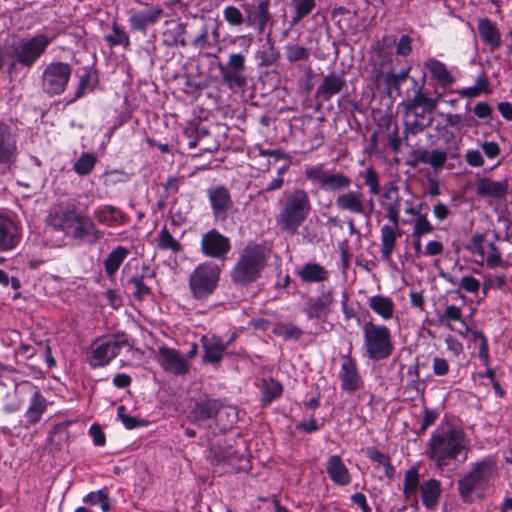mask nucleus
Segmentation results:
<instances>
[{"instance_id": "nucleus-1", "label": "nucleus", "mask_w": 512, "mask_h": 512, "mask_svg": "<svg viewBox=\"0 0 512 512\" xmlns=\"http://www.w3.org/2000/svg\"><path fill=\"white\" fill-rule=\"evenodd\" d=\"M48 226L62 232L66 237L79 243L95 245L104 237L93 219L77 211L75 205L60 206L47 217Z\"/></svg>"}, {"instance_id": "nucleus-2", "label": "nucleus", "mask_w": 512, "mask_h": 512, "mask_svg": "<svg viewBox=\"0 0 512 512\" xmlns=\"http://www.w3.org/2000/svg\"><path fill=\"white\" fill-rule=\"evenodd\" d=\"M469 446L470 441L462 428L439 426L431 434L426 454L438 468L443 469L459 456L463 455V460H466Z\"/></svg>"}, {"instance_id": "nucleus-3", "label": "nucleus", "mask_w": 512, "mask_h": 512, "mask_svg": "<svg viewBox=\"0 0 512 512\" xmlns=\"http://www.w3.org/2000/svg\"><path fill=\"white\" fill-rule=\"evenodd\" d=\"M123 347H132L124 332L99 336L87 349L86 361L93 369L105 367L120 354Z\"/></svg>"}, {"instance_id": "nucleus-4", "label": "nucleus", "mask_w": 512, "mask_h": 512, "mask_svg": "<svg viewBox=\"0 0 512 512\" xmlns=\"http://www.w3.org/2000/svg\"><path fill=\"white\" fill-rule=\"evenodd\" d=\"M364 355L372 361H381L389 358L394 351L390 329L373 321H366L362 325Z\"/></svg>"}, {"instance_id": "nucleus-5", "label": "nucleus", "mask_w": 512, "mask_h": 512, "mask_svg": "<svg viewBox=\"0 0 512 512\" xmlns=\"http://www.w3.org/2000/svg\"><path fill=\"white\" fill-rule=\"evenodd\" d=\"M221 272V266L214 262L198 264L188 278V287L193 299L200 302L208 300L219 286Z\"/></svg>"}, {"instance_id": "nucleus-6", "label": "nucleus", "mask_w": 512, "mask_h": 512, "mask_svg": "<svg viewBox=\"0 0 512 512\" xmlns=\"http://www.w3.org/2000/svg\"><path fill=\"white\" fill-rule=\"evenodd\" d=\"M310 211L311 203L308 192L304 189H295L287 197L279 214L278 222L282 229L295 233L307 219Z\"/></svg>"}, {"instance_id": "nucleus-7", "label": "nucleus", "mask_w": 512, "mask_h": 512, "mask_svg": "<svg viewBox=\"0 0 512 512\" xmlns=\"http://www.w3.org/2000/svg\"><path fill=\"white\" fill-rule=\"evenodd\" d=\"M494 463L491 459H483L473 465L472 469L458 481V491L464 502H472V493L485 490L492 478Z\"/></svg>"}, {"instance_id": "nucleus-8", "label": "nucleus", "mask_w": 512, "mask_h": 512, "mask_svg": "<svg viewBox=\"0 0 512 512\" xmlns=\"http://www.w3.org/2000/svg\"><path fill=\"white\" fill-rule=\"evenodd\" d=\"M52 38L43 33H37L31 38H24L12 46L14 61L23 67H32L46 52Z\"/></svg>"}, {"instance_id": "nucleus-9", "label": "nucleus", "mask_w": 512, "mask_h": 512, "mask_svg": "<svg viewBox=\"0 0 512 512\" xmlns=\"http://www.w3.org/2000/svg\"><path fill=\"white\" fill-rule=\"evenodd\" d=\"M304 174L307 180L317 184L321 190L338 192L348 189L351 185V179L347 175L327 170L323 163L307 165Z\"/></svg>"}, {"instance_id": "nucleus-10", "label": "nucleus", "mask_w": 512, "mask_h": 512, "mask_svg": "<svg viewBox=\"0 0 512 512\" xmlns=\"http://www.w3.org/2000/svg\"><path fill=\"white\" fill-rule=\"evenodd\" d=\"M72 67L64 62H52L42 73V88L49 95L62 94L71 77Z\"/></svg>"}, {"instance_id": "nucleus-11", "label": "nucleus", "mask_w": 512, "mask_h": 512, "mask_svg": "<svg viewBox=\"0 0 512 512\" xmlns=\"http://www.w3.org/2000/svg\"><path fill=\"white\" fill-rule=\"evenodd\" d=\"M144 6L141 9L131 8L128 10V23L132 31L146 34L149 27L156 25L164 16V9L160 4L150 5L141 2Z\"/></svg>"}, {"instance_id": "nucleus-12", "label": "nucleus", "mask_w": 512, "mask_h": 512, "mask_svg": "<svg viewBox=\"0 0 512 512\" xmlns=\"http://www.w3.org/2000/svg\"><path fill=\"white\" fill-rule=\"evenodd\" d=\"M207 458L214 468V472L218 474L234 473L244 469V466L239 464L242 459L230 445L211 446Z\"/></svg>"}, {"instance_id": "nucleus-13", "label": "nucleus", "mask_w": 512, "mask_h": 512, "mask_svg": "<svg viewBox=\"0 0 512 512\" xmlns=\"http://www.w3.org/2000/svg\"><path fill=\"white\" fill-rule=\"evenodd\" d=\"M231 279L236 284L246 285L256 280V245H247L231 270Z\"/></svg>"}, {"instance_id": "nucleus-14", "label": "nucleus", "mask_w": 512, "mask_h": 512, "mask_svg": "<svg viewBox=\"0 0 512 512\" xmlns=\"http://www.w3.org/2000/svg\"><path fill=\"white\" fill-rule=\"evenodd\" d=\"M207 198L216 221L228 219L234 208V202L230 190L222 185H213L206 191Z\"/></svg>"}, {"instance_id": "nucleus-15", "label": "nucleus", "mask_w": 512, "mask_h": 512, "mask_svg": "<svg viewBox=\"0 0 512 512\" xmlns=\"http://www.w3.org/2000/svg\"><path fill=\"white\" fill-rule=\"evenodd\" d=\"M230 250V239L216 229L207 231L201 237L200 251L206 257L224 260Z\"/></svg>"}, {"instance_id": "nucleus-16", "label": "nucleus", "mask_w": 512, "mask_h": 512, "mask_svg": "<svg viewBox=\"0 0 512 512\" xmlns=\"http://www.w3.org/2000/svg\"><path fill=\"white\" fill-rule=\"evenodd\" d=\"M411 161L409 164L416 167L418 164H429L435 171L444 167L448 157L455 159L459 156L458 147H448L446 150H433L428 151L424 148L415 149L411 154Z\"/></svg>"}, {"instance_id": "nucleus-17", "label": "nucleus", "mask_w": 512, "mask_h": 512, "mask_svg": "<svg viewBox=\"0 0 512 512\" xmlns=\"http://www.w3.org/2000/svg\"><path fill=\"white\" fill-rule=\"evenodd\" d=\"M342 363L339 371L341 388L348 394H353L363 385L362 377L358 371L357 362L351 356V348L347 354L341 356Z\"/></svg>"}, {"instance_id": "nucleus-18", "label": "nucleus", "mask_w": 512, "mask_h": 512, "mask_svg": "<svg viewBox=\"0 0 512 512\" xmlns=\"http://www.w3.org/2000/svg\"><path fill=\"white\" fill-rule=\"evenodd\" d=\"M17 134L13 128L0 121V165L10 167L18 158Z\"/></svg>"}, {"instance_id": "nucleus-19", "label": "nucleus", "mask_w": 512, "mask_h": 512, "mask_svg": "<svg viewBox=\"0 0 512 512\" xmlns=\"http://www.w3.org/2000/svg\"><path fill=\"white\" fill-rule=\"evenodd\" d=\"M334 297L332 289H322L317 297H309L304 306L308 319L326 320L331 312Z\"/></svg>"}, {"instance_id": "nucleus-20", "label": "nucleus", "mask_w": 512, "mask_h": 512, "mask_svg": "<svg viewBox=\"0 0 512 512\" xmlns=\"http://www.w3.org/2000/svg\"><path fill=\"white\" fill-rule=\"evenodd\" d=\"M21 240V231L17 222L0 212V252L14 249Z\"/></svg>"}, {"instance_id": "nucleus-21", "label": "nucleus", "mask_w": 512, "mask_h": 512, "mask_svg": "<svg viewBox=\"0 0 512 512\" xmlns=\"http://www.w3.org/2000/svg\"><path fill=\"white\" fill-rule=\"evenodd\" d=\"M159 363L165 371L175 375H185L189 371L188 361L179 351L172 348H159Z\"/></svg>"}, {"instance_id": "nucleus-22", "label": "nucleus", "mask_w": 512, "mask_h": 512, "mask_svg": "<svg viewBox=\"0 0 512 512\" xmlns=\"http://www.w3.org/2000/svg\"><path fill=\"white\" fill-rule=\"evenodd\" d=\"M93 216L96 221L107 227L123 226L127 224L129 217L120 208L114 205H100L94 212Z\"/></svg>"}, {"instance_id": "nucleus-23", "label": "nucleus", "mask_w": 512, "mask_h": 512, "mask_svg": "<svg viewBox=\"0 0 512 512\" xmlns=\"http://www.w3.org/2000/svg\"><path fill=\"white\" fill-rule=\"evenodd\" d=\"M382 197L386 200L383 204L386 210V218L390 222L400 221V210L402 198L399 194V188L395 182H388L384 187Z\"/></svg>"}, {"instance_id": "nucleus-24", "label": "nucleus", "mask_w": 512, "mask_h": 512, "mask_svg": "<svg viewBox=\"0 0 512 512\" xmlns=\"http://www.w3.org/2000/svg\"><path fill=\"white\" fill-rule=\"evenodd\" d=\"M335 205L341 211L366 214L364 194L361 191L350 190L339 194L335 199Z\"/></svg>"}, {"instance_id": "nucleus-25", "label": "nucleus", "mask_w": 512, "mask_h": 512, "mask_svg": "<svg viewBox=\"0 0 512 512\" xmlns=\"http://www.w3.org/2000/svg\"><path fill=\"white\" fill-rule=\"evenodd\" d=\"M509 189V181L504 178L500 181H494L490 178H480L476 183V192L481 197H490L493 199H503L506 197Z\"/></svg>"}, {"instance_id": "nucleus-26", "label": "nucleus", "mask_w": 512, "mask_h": 512, "mask_svg": "<svg viewBox=\"0 0 512 512\" xmlns=\"http://www.w3.org/2000/svg\"><path fill=\"white\" fill-rule=\"evenodd\" d=\"M400 221L391 222V225H384L381 228V256L385 261H390L396 241L402 235L399 227Z\"/></svg>"}, {"instance_id": "nucleus-27", "label": "nucleus", "mask_w": 512, "mask_h": 512, "mask_svg": "<svg viewBox=\"0 0 512 512\" xmlns=\"http://www.w3.org/2000/svg\"><path fill=\"white\" fill-rule=\"evenodd\" d=\"M346 86L343 74L330 73L316 89V97L328 101L332 96L340 93Z\"/></svg>"}, {"instance_id": "nucleus-28", "label": "nucleus", "mask_w": 512, "mask_h": 512, "mask_svg": "<svg viewBox=\"0 0 512 512\" xmlns=\"http://www.w3.org/2000/svg\"><path fill=\"white\" fill-rule=\"evenodd\" d=\"M326 470L330 479L336 485L346 486L350 484L351 476L349 470L339 455H332L328 458Z\"/></svg>"}, {"instance_id": "nucleus-29", "label": "nucleus", "mask_w": 512, "mask_h": 512, "mask_svg": "<svg viewBox=\"0 0 512 512\" xmlns=\"http://www.w3.org/2000/svg\"><path fill=\"white\" fill-rule=\"evenodd\" d=\"M219 400L217 399H205L195 403L194 407L190 412L192 421L200 424L204 421L215 419L218 411Z\"/></svg>"}, {"instance_id": "nucleus-30", "label": "nucleus", "mask_w": 512, "mask_h": 512, "mask_svg": "<svg viewBox=\"0 0 512 512\" xmlns=\"http://www.w3.org/2000/svg\"><path fill=\"white\" fill-rule=\"evenodd\" d=\"M47 409V401L39 390L33 388V393L29 402V406L24 414L25 420L29 425L37 424L43 413Z\"/></svg>"}, {"instance_id": "nucleus-31", "label": "nucleus", "mask_w": 512, "mask_h": 512, "mask_svg": "<svg viewBox=\"0 0 512 512\" xmlns=\"http://www.w3.org/2000/svg\"><path fill=\"white\" fill-rule=\"evenodd\" d=\"M297 275L304 283H321L329 278V271L319 263H305L298 271Z\"/></svg>"}, {"instance_id": "nucleus-32", "label": "nucleus", "mask_w": 512, "mask_h": 512, "mask_svg": "<svg viewBox=\"0 0 512 512\" xmlns=\"http://www.w3.org/2000/svg\"><path fill=\"white\" fill-rule=\"evenodd\" d=\"M478 32L481 39L489 45L491 51H495L500 48V32L491 20L488 18L480 19L478 22Z\"/></svg>"}, {"instance_id": "nucleus-33", "label": "nucleus", "mask_w": 512, "mask_h": 512, "mask_svg": "<svg viewBox=\"0 0 512 512\" xmlns=\"http://www.w3.org/2000/svg\"><path fill=\"white\" fill-rule=\"evenodd\" d=\"M420 495L422 504L426 509L436 508L441 495V485L436 479H429L420 485Z\"/></svg>"}, {"instance_id": "nucleus-34", "label": "nucleus", "mask_w": 512, "mask_h": 512, "mask_svg": "<svg viewBox=\"0 0 512 512\" xmlns=\"http://www.w3.org/2000/svg\"><path fill=\"white\" fill-rule=\"evenodd\" d=\"M203 347V360L208 363L216 364L222 360L227 348V343L219 336H212L210 339L205 340Z\"/></svg>"}, {"instance_id": "nucleus-35", "label": "nucleus", "mask_w": 512, "mask_h": 512, "mask_svg": "<svg viewBox=\"0 0 512 512\" xmlns=\"http://www.w3.org/2000/svg\"><path fill=\"white\" fill-rule=\"evenodd\" d=\"M130 250L124 246L115 247L104 260V270L109 278L115 276L120 266L129 256Z\"/></svg>"}, {"instance_id": "nucleus-36", "label": "nucleus", "mask_w": 512, "mask_h": 512, "mask_svg": "<svg viewBox=\"0 0 512 512\" xmlns=\"http://www.w3.org/2000/svg\"><path fill=\"white\" fill-rule=\"evenodd\" d=\"M432 124V118L414 111H406L405 133L416 135Z\"/></svg>"}, {"instance_id": "nucleus-37", "label": "nucleus", "mask_w": 512, "mask_h": 512, "mask_svg": "<svg viewBox=\"0 0 512 512\" xmlns=\"http://www.w3.org/2000/svg\"><path fill=\"white\" fill-rule=\"evenodd\" d=\"M370 309L382 317L389 320L394 314V303L391 298L382 295H375L369 298Z\"/></svg>"}, {"instance_id": "nucleus-38", "label": "nucleus", "mask_w": 512, "mask_h": 512, "mask_svg": "<svg viewBox=\"0 0 512 512\" xmlns=\"http://www.w3.org/2000/svg\"><path fill=\"white\" fill-rule=\"evenodd\" d=\"M283 392V386L280 382L276 381L275 379L269 377V378H263L262 379V385H261V404L262 406L269 405L272 401L275 399H278Z\"/></svg>"}, {"instance_id": "nucleus-39", "label": "nucleus", "mask_w": 512, "mask_h": 512, "mask_svg": "<svg viewBox=\"0 0 512 512\" xmlns=\"http://www.w3.org/2000/svg\"><path fill=\"white\" fill-rule=\"evenodd\" d=\"M410 68L402 69L398 73H388L386 75H383L381 71H378L374 78V83L377 87L380 86V80L383 78L384 82L386 84V89L389 93H391L393 90H398L400 87V84L404 82L409 75Z\"/></svg>"}, {"instance_id": "nucleus-40", "label": "nucleus", "mask_w": 512, "mask_h": 512, "mask_svg": "<svg viewBox=\"0 0 512 512\" xmlns=\"http://www.w3.org/2000/svg\"><path fill=\"white\" fill-rule=\"evenodd\" d=\"M437 99L428 97L422 92V88H419L413 98L407 103L406 109L409 111L417 112L418 108L423 107V113L432 112L437 107Z\"/></svg>"}, {"instance_id": "nucleus-41", "label": "nucleus", "mask_w": 512, "mask_h": 512, "mask_svg": "<svg viewBox=\"0 0 512 512\" xmlns=\"http://www.w3.org/2000/svg\"><path fill=\"white\" fill-rule=\"evenodd\" d=\"M425 67L443 86L452 84L455 81L445 64L436 59H428L425 63Z\"/></svg>"}, {"instance_id": "nucleus-42", "label": "nucleus", "mask_w": 512, "mask_h": 512, "mask_svg": "<svg viewBox=\"0 0 512 512\" xmlns=\"http://www.w3.org/2000/svg\"><path fill=\"white\" fill-rule=\"evenodd\" d=\"M237 414L236 407L223 405L219 401L216 423L222 431H225L237 421Z\"/></svg>"}, {"instance_id": "nucleus-43", "label": "nucleus", "mask_w": 512, "mask_h": 512, "mask_svg": "<svg viewBox=\"0 0 512 512\" xmlns=\"http://www.w3.org/2000/svg\"><path fill=\"white\" fill-rule=\"evenodd\" d=\"M164 42L168 46H181L185 47L187 45L185 35H186V24L185 23H177L173 28L167 29L164 32Z\"/></svg>"}, {"instance_id": "nucleus-44", "label": "nucleus", "mask_w": 512, "mask_h": 512, "mask_svg": "<svg viewBox=\"0 0 512 512\" xmlns=\"http://www.w3.org/2000/svg\"><path fill=\"white\" fill-rule=\"evenodd\" d=\"M157 247L160 250H167L173 253H179L182 251V245L175 239L167 226L162 227L157 237Z\"/></svg>"}, {"instance_id": "nucleus-45", "label": "nucleus", "mask_w": 512, "mask_h": 512, "mask_svg": "<svg viewBox=\"0 0 512 512\" xmlns=\"http://www.w3.org/2000/svg\"><path fill=\"white\" fill-rule=\"evenodd\" d=\"M83 503L88 505L99 504L103 512H110L111 510V499L109 497L107 488L88 493L83 498Z\"/></svg>"}, {"instance_id": "nucleus-46", "label": "nucleus", "mask_w": 512, "mask_h": 512, "mask_svg": "<svg viewBox=\"0 0 512 512\" xmlns=\"http://www.w3.org/2000/svg\"><path fill=\"white\" fill-rule=\"evenodd\" d=\"M420 487V475L417 467H411L405 473L403 484V495L406 499H410L412 495H416L417 489Z\"/></svg>"}, {"instance_id": "nucleus-47", "label": "nucleus", "mask_w": 512, "mask_h": 512, "mask_svg": "<svg viewBox=\"0 0 512 512\" xmlns=\"http://www.w3.org/2000/svg\"><path fill=\"white\" fill-rule=\"evenodd\" d=\"M482 92L489 93V80L485 74L482 72L476 79L475 84L472 87L464 88L458 90L457 93L461 97H469L475 98L479 96Z\"/></svg>"}, {"instance_id": "nucleus-48", "label": "nucleus", "mask_w": 512, "mask_h": 512, "mask_svg": "<svg viewBox=\"0 0 512 512\" xmlns=\"http://www.w3.org/2000/svg\"><path fill=\"white\" fill-rule=\"evenodd\" d=\"M104 39L111 47L121 45L127 48L130 46L128 33L116 22L112 24V34L105 35Z\"/></svg>"}, {"instance_id": "nucleus-49", "label": "nucleus", "mask_w": 512, "mask_h": 512, "mask_svg": "<svg viewBox=\"0 0 512 512\" xmlns=\"http://www.w3.org/2000/svg\"><path fill=\"white\" fill-rule=\"evenodd\" d=\"M96 156L92 152L83 153L73 165V170L79 176H86L92 172L96 164Z\"/></svg>"}, {"instance_id": "nucleus-50", "label": "nucleus", "mask_w": 512, "mask_h": 512, "mask_svg": "<svg viewBox=\"0 0 512 512\" xmlns=\"http://www.w3.org/2000/svg\"><path fill=\"white\" fill-rule=\"evenodd\" d=\"M295 8V14L292 17V23H299L304 17L309 15L315 8V0H291Z\"/></svg>"}, {"instance_id": "nucleus-51", "label": "nucleus", "mask_w": 512, "mask_h": 512, "mask_svg": "<svg viewBox=\"0 0 512 512\" xmlns=\"http://www.w3.org/2000/svg\"><path fill=\"white\" fill-rule=\"evenodd\" d=\"M147 276L148 274L134 275L128 281V284L133 285V296L138 300H142L152 293L151 288L144 282V279Z\"/></svg>"}, {"instance_id": "nucleus-52", "label": "nucleus", "mask_w": 512, "mask_h": 512, "mask_svg": "<svg viewBox=\"0 0 512 512\" xmlns=\"http://www.w3.org/2000/svg\"><path fill=\"white\" fill-rule=\"evenodd\" d=\"M488 251L487 257H486V265L491 268L495 269L496 267H505L507 266V262L503 260L500 249L496 246L494 242H490L487 245Z\"/></svg>"}, {"instance_id": "nucleus-53", "label": "nucleus", "mask_w": 512, "mask_h": 512, "mask_svg": "<svg viewBox=\"0 0 512 512\" xmlns=\"http://www.w3.org/2000/svg\"><path fill=\"white\" fill-rule=\"evenodd\" d=\"M434 227L429 222L426 214H418L412 231V238H421L424 235L431 233Z\"/></svg>"}, {"instance_id": "nucleus-54", "label": "nucleus", "mask_w": 512, "mask_h": 512, "mask_svg": "<svg viewBox=\"0 0 512 512\" xmlns=\"http://www.w3.org/2000/svg\"><path fill=\"white\" fill-rule=\"evenodd\" d=\"M275 333L285 340L295 341L300 339L303 335L302 329L292 323L278 325L275 329Z\"/></svg>"}, {"instance_id": "nucleus-55", "label": "nucleus", "mask_w": 512, "mask_h": 512, "mask_svg": "<svg viewBox=\"0 0 512 512\" xmlns=\"http://www.w3.org/2000/svg\"><path fill=\"white\" fill-rule=\"evenodd\" d=\"M310 56V51L306 47L296 44H289L286 46V57L289 62H297L300 60H307Z\"/></svg>"}, {"instance_id": "nucleus-56", "label": "nucleus", "mask_w": 512, "mask_h": 512, "mask_svg": "<svg viewBox=\"0 0 512 512\" xmlns=\"http://www.w3.org/2000/svg\"><path fill=\"white\" fill-rule=\"evenodd\" d=\"M220 72L225 82L230 86L242 88L246 85V79L238 74V71L230 70L225 66H220Z\"/></svg>"}, {"instance_id": "nucleus-57", "label": "nucleus", "mask_w": 512, "mask_h": 512, "mask_svg": "<svg viewBox=\"0 0 512 512\" xmlns=\"http://www.w3.org/2000/svg\"><path fill=\"white\" fill-rule=\"evenodd\" d=\"M462 313L461 309L455 305H449L446 307L444 314L440 317L439 321L442 325L452 329L451 321H461Z\"/></svg>"}, {"instance_id": "nucleus-58", "label": "nucleus", "mask_w": 512, "mask_h": 512, "mask_svg": "<svg viewBox=\"0 0 512 512\" xmlns=\"http://www.w3.org/2000/svg\"><path fill=\"white\" fill-rule=\"evenodd\" d=\"M117 415L126 429H134L146 425V421L125 414V407L123 405L118 407Z\"/></svg>"}, {"instance_id": "nucleus-59", "label": "nucleus", "mask_w": 512, "mask_h": 512, "mask_svg": "<svg viewBox=\"0 0 512 512\" xmlns=\"http://www.w3.org/2000/svg\"><path fill=\"white\" fill-rule=\"evenodd\" d=\"M506 285V276L505 275H497L495 277L485 276L484 281L482 283V292L484 297L487 295L490 289H502Z\"/></svg>"}, {"instance_id": "nucleus-60", "label": "nucleus", "mask_w": 512, "mask_h": 512, "mask_svg": "<svg viewBox=\"0 0 512 512\" xmlns=\"http://www.w3.org/2000/svg\"><path fill=\"white\" fill-rule=\"evenodd\" d=\"M364 183L369 188V192L372 195L380 193V182L379 177L374 168H368L365 172Z\"/></svg>"}, {"instance_id": "nucleus-61", "label": "nucleus", "mask_w": 512, "mask_h": 512, "mask_svg": "<svg viewBox=\"0 0 512 512\" xmlns=\"http://www.w3.org/2000/svg\"><path fill=\"white\" fill-rule=\"evenodd\" d=\"M472 337L475 342L479 341V358L483 361L485 365H488L489 351L486 337L482 332L479 331H473Z\"/></svg>"}, {"instance_id": "nucleus-62", "label": "nucleus", "mask_w": 512, "mask_h": 512, "mask_svg": "<svg viewBox=\"0 0 512 512\" xmlns=\"http://www.w3.org/2000/svg\"><path fill=\"white\" fill-rule=\"evenodd\" d=\"M438 416L439 414L436 410L424 407L423 420L419 428V433H424L430 425L434 424Z\"/></svg>"}, {"instance_id": "nucleus-63", "label": "nucleus", "mask_w": 512, "mask_h": 512, "mask_svg": "<svg viewBox=\"0 0 512 512\" xmlns=\"http://www.w3.org/2000/svg\"><path fill=\"white\" fill-rule=\"evenodd\" d=\"M224 17L232 25H239L243 21L241 11L235 6H228L224 10Z\"/></svg>"}, {"instance_id": "nucleus-64", "label": "nucleus", "mask_w": 512, "mask_h": 512, "mask_svg": "<svg viewBox=\"0 0 512 512\" xmlns=\"http://www.w3.org/2000/svg\"><path fill=\"white\" fill-rule=\"evenodd\" d=\"M412 51V39L409 35H402L396 45V54L408 56Z\"/></svg>"}]
</instances>
